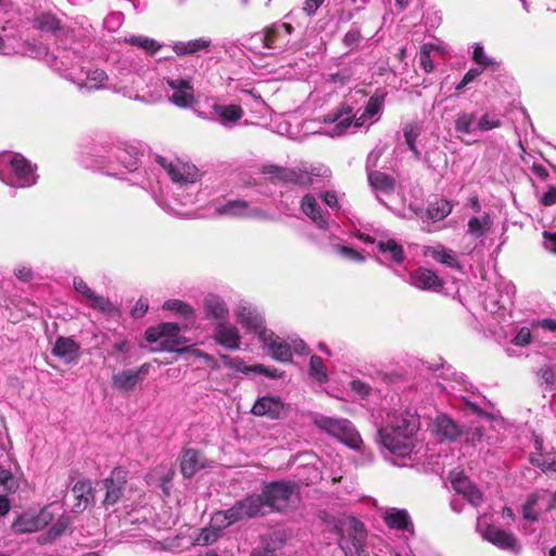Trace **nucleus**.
<instances>
[{"instance_id": "obj_32", "label": "nucleus", "mask_w": 556, "mask_h": 556, "mask_svg": "<svg viewBox=\"0 0 556 556\" xmlns=\"http://www.w3.org/2000/svg\"><path fill=\"white\" fill-rule=\"evenodd\" d=\"M142 379L134 370H122L112 377V387L122 391H131Z\"/></svg>"}, {"instance_id": "obj_16", "label": "nucleus", "mask_w": 556, "mask_h": 556, "mask_svg": "<svg viewBox=\"0 0 556 556\" xmlns=\"http://www.w3.org/2000/svg\"><path fill=\"white\" fill-rule=\"evenodd\" d=\"M213 338L216 343L228 350H237L240 348L241 338L239 330L233 325L224 321L219 323L214 329Z\"/></svg>"}, {"instance_id": "obj_6", "label": "nucleus", "mask_w": 556, "mask_h": 556, "mask_svg": "<svg viewBox=\"0 0 556 556\" xmlns=\"http://www.w3.org/2000/svg\"><path fill=\"white\" fill-rule=\"evenodd\" d=\"M261 173L269 176L271 182L291 184L302 188H307L313 184L311 173L301 168L281 167L276 164H265Z\"/></svg>"}, {"instance_id": "obj_7", "label": "nucleus", "mask_w": 556, "mask_h": 556, "mask_svg": "<svg viewBox=\"0 0 556 556\" xmlns=\"http://www.w3.org/2000/svg\"><path fill=\"white\" fill-rule=\"evenodd\" d=\"M127 475L128 472L125 469L116 467L111 471L110 477L103 480L106 490L103 500L105 507L115 505L122 498L127 483Z\"/></svg>"}, {"instance_id": "obj_63", "label": "nucleus", "mask_w": 556, "mask_h": 556, "mask_svg": "<svg viewBox=\"0 0 556 556\" xmlns=\"http://www.w3.org/2000/svg\"><path fill=\"white\" fill-rule=\"evenodd\" d=\"M541 204L551 206L556 203V187L549 185L547 191L541 198Z\"/></svg>"}, {"instance_id": "obj_25", "label": "nucleus", "mask_w": 556, "mask_h": 556, "mask_svg": "<svg viewBox=\"0 0 556 556\" xmlns=\"http://www.w3.org/2000/svg\"><path fill=\"white\" fill-rule=\"evenodd\" d=\"M484 538L501 548H513L517 542L514 534L494 526L485 529Z\"/></svg>"}, {"instance_id": "obj_3", "label": "nucleus", "mask_w": 556, "mask_h": 556, "mask_svg": "<svg viewBox=\"0 0 556 556\" xmlns=\"http://www.w3.org/2000/svg\"><path fill=\"white\" fill-rule=\"evenodd\" d=\"M334 530L345 556H369L366 546L367 531L362 521L355 517H345L338 521Z\"/></svg>"}, {"instance_id": "obj_11", "label": "nucleus", "mask_w": 556, "mask_h": 556, "mask_svg": "<svg viewBox=\"0 0 556 556\" xmlns=\"http://www.w3.org/2000/svg\"><path fill=\"white\" fill-rule=\"evenodd\" d=\"M290 23L273 24L263 29V43L267 49H281L289 42V36L293 31Z\"/></svg>"}, {"instance_id": "obj_14", "label": "nucleus", "mask_w": 556, "mask_h": 556, "mask_svg": "<svg viewBox=\"0 0 556 556\" xmlns=\"http://www.w3.org/2000/svg\"><path fill=\"white\" fill-rule=\"evenodd\" d=\"M75 497L73 505L74 513H83L89 505L94 503V493L92 482L89 479L77 481L72 488Z\"/></svg>"}, {"instance_id": "obj_57", "label": "nucleus", "mask_w": 556, "mask_h": 556, "mask_svg": "<svg viewBox=\"0 0 556 556\" xmlns=\"http://www.w3.org/2000/svg\"><path fill=\"white\" fill-rule=\"evenodd\" d=\"M160 327H161V330H162L163 338H180L178 336L179 331H180V328H179L178 324H176V323H162V324H160Z\"/></svg>"}, {"instance_id": "obj_38", "label": "nucleus", "mask_w": 556, "mask_h": 556, "mask_svg": "<svg viewBox=\"0 0 556 556\" xmlns=\"http://www.w3.org/2000/svg\"><path fill=\"white\" fill-rule=\"evenodd\" d=\"M225 528L219 527L218 523L215 522L213 515L210 527L202 529L198 538V542L203 545L215 543L219 539L220 533Z\"/></svg>"}, {"instance_id": "obj_22", "label": "nucleus", "mask_w": 556, "mask_h": 556, "mask_svg": "<svg viewBox=\"0 0 556 556\" xmlns=\"http://www.w3.org/2000/svg\"><path fill=\"white\" fill-rule=\"evenodd\" d=\"M34 23L36 28L46 33H51L56 38L67 37L70 34V29L62 26L61 21L51 13H42L38 15Z\"/></svg>"}, {"instance_id": "obj_24", "label": "nucleus", "mask_w": 556, "mask_h": 556, "mask_svg": "<svg viewBox=\"0 0 556 556\" xmlns=\"http://www.w3.org/2000/svg\"><path fill=\"white\" fill-rule=\"evenodd\" d=\"M202 467L201 453L198 450L189 448L184 452L180 462V471L185 478H191Z\"/></svg>"}, {"instance_id": "obj_55", "label": "nucleus", "mask_w": 556, "mask_h": 556, "mask_svg": "<svg viewBox=\"0 0 556 556\" xmlns=\"http://www.w3.org/2000/svg\"><path fill=\"white\" fill-rule=\"evenodd\" d=\"M243 372H256V374H261V375H264L266 377H269V378H281L282 377V372H280L277 368H274V367H267V366H264V365H254V366H250V367H244L242 369Z\"/></svg>"}, {"instance_id": "obj_18", "label": "nucleus", "mask_w": 556, "mask_h": 556, "mask_svg": "<svg viewBox=\"0 0 556 556\" xmlns=\"http://www.w3.org/2000/svg\"><path fill=\"white\" fill-rule=\"evenodd\" d=\"M282 409L283 404L278 397L263 396L254 403L251 413L260 417L278 419Z\"/></svg>"}, {"instance_id": "obj_37", "label": "nucleus", "mask_w": 556, "mask_h": 556, "mask_svg": "<svg viewBox=\"0 0 556 556\" xmlns=\"http://www.w3.org/2000/svg\"><path fill=\"white\" fill-rule=\"evenodd\" d=\"M452 212V205L446 200H440L435 203H432L428 210L427 215L428 218L432 219L433 222L442 220L446 216H448Z\"/></svg>"}, {"instance_id": "obj_62", "label": "nucleus", "mask_w": 556, "mask_h": 556, "mask_svg": "<svg viewBox=\"0 0 556 556\" xmlns=\"http://www.w3.org/2000/svg\"><path fill=\"white\" fill-rule=\"evenodd\" d=\"M353 124V116L346 115L345 118H340L333 128V132L337 136H341L346 129Z\"/></svg>"}, {"instance_id": "obj_35", "label": "nucleus", "mask_w": 556, "mask_h": 556, "mask_svg": "<svg viewBox=\"0 0 556 556\" xmlns=\"http://www.w3.org/2000/svg\"><path fill=\"white\" fill-rule=\"evenodd\" d=\"M211 41L205 39H194L187 43L185 42H177L173 47L174 51L177 55H185V54H192L200 50H203L210 46Z\"/></svg>"}, {"instance_id": "obj_19", "label": "nucleus", "mask_w": 556, "mask_h": 556, "mask_svg": "<svg viewBox=\"0 0 556 556\" xmlns=\"http://www.w3.org/2000/svg\"><path fill=\"white\" fill-rule=\"evenodd\" d=\"M80 346L70 337H59L52 348V354L70 364L79 357Z\"/></svg>"}, {"instance_id": "obj_1", "label": "nucleus", "mask_w": 556, "mask_h": 556, "mask_svg": "<svg viewBox=\"0 0 556 556\" xmlns=\"http://www.w3.org/2000/svg\"><path fill=\"white\" fill-rule=\"evenodd\" d=\"M419 418L415 414H401L378 430L381 444L391 453L405 456L410 452V439L419 430Z\"/></svg>"}, {"instance_id": "obj_8", "label": "nucleus", "mask_w": 556, "mask_h": 556, "mask_svg": "<svg viewBox=\"0 0 556 556\" xmlns=\"http://www.w3.org/2000/svg\"><path fill=\"white\" fill-rule=\"evenodd\" d=\"M450 482L453 490L463 495L470 504L478 507L482 503L481 491L470 481V479L463 472L453 470L450 472Z\"/></svg>"}, {"instance_id": "obj_26", "label": "nucleus", "mask_w": 556, "mask_h": 556, "mask_svg": "<svg viewBox=\"0 0 556 556\" xmlns=\"http://www.w3.org/2000/svg\"><path fill=\"white\" fill-rule=\"evenodd\" d=\"M168 175L175 182H194L197 180L198 169L194 165L187 163L179 165H168Z\"/></svg>"}, {"instance_id": "obj_9", "label": "nucleus", "mask_w": 556, "mask_h": 556, "mask_svg": "<svg viewBox=\"0 0 556 556\" xmlns=\"http://www.w3.org/2000/svg\"><path fill=\"white\" fill-rule=\"evenodd\" d=\"M51 521V514L42 509L37 515L21 514L12 523V530L16 534L37 532Z\"/></svg>"}, {"instance_id": "obj_36", "label": "nucleus", "mask_w": 556, "mask_h": 556, "mask_svg": "<svg viewBox=\"0 0 556 556\" xmlns=\"http://www.w3.org/2000/svg\"><path fill=\"white\" fill-rule=\"evenodd\" d=\"M405 142L408 146V149L414 154L415 159L420 157V151L417 149L416 139L420 135V127L415 123H407L403 128Z\"/></svg>"}, {"instance_id": "obj_64", "label": "nucleus", "mask_w": 556, "mask_h": 556, "mask_svg": "<svg viewBox=\"0 0 556 556\" xmlns=\"http://www.w3.org/2000/svg\"><path fill=\"white\" fill-rule=\"evenodd\" d=\"M144 338L150 343H154V342H157L160 339H163V334H162L160 325L156 327L148 328L144 332Z\"/></svg>"}, {"instance_id": "obj_47", "label": "nucleus", "mask_w": 556, "mask_h": 556, "mask_svg": "<svg viewBox=\"0 0 556 556\" xmlns=\"http://www.w3.org/2000/svg\"><path fill=\"white\" fill-rule=\"evenodd\" d=\"M476 116L473 113L462 112L455 119V130L462 134H470L473 129Z\"/></svg>"}, {"instance_id": "obj_31", "label": "nucleus", "mask_w": 556, "mask_h": 556, "mask_svg": "<svg viewBox=\"0 0 556 556\" xmlns=\"http://www.w3.org/2000/svg\"><path fill=\"white\" fill-rule=\"evenodd\" d=\"M368 182L372 189L382 191L387 194L392 193L395 190L394 178L380 170L369 172Z\"/></svg>"}, {"instance_id": "obj_54", "label": "nucleus", "mask_w": 556, "mask_h": 556, "mask_svg": "<svg viewBox=\"0 0 556 556\" xmlns=\"http://www.w3.org/2000/svg\"><path fill=\"white\" fill-rule=\"evenodd\" d=\"M473 62L481 68L485 70L488 66H492L495 62L484 53V49L480 45H476L472 52Z\"/></svg>"}, {"instance_id": "obj_15", "label": "nucleus", "mask_w": 556, "mask_h": 556, "mask_svg": "<svg viewBox=\"0 0 556 556\" xmlns=\"http://www.w3.org/2000/svg\"><path fill=\"white\" fill-rule=\"evenodd\" d=\"M409 279L413 286L421 290L439 291L444 282L431 269L419 267L410 273Z\"/></svg>"}, {"instance_id": "obj_5", "label": "nucleus", "mask_w": 556, "mask_h": 556, "mask_svg": "<svg viewBox=\"0 0 556 556\" xmlns=\"http://www.w3.org/2000/svg\"><path fill=\"white\" fill-rule=\"evenodd\" d=\"M313 424L325 433L339 440L352 448H357L362 438L352 421L345 418H336L325 415H315Z\"/></svg>"}, {"instance_id": "obj_23", "label": "nucleus", "mask_w": 556, "mask_h": 556, "mask_svg": "<svg viewBox=\"0 0 556 556\" xmlns=\"http://www.w3.org/2000/svg\"><path fill=\"white\" fill-rule=\"evenodd\" d=\"M204 311L207 317L225 320L229 315L226 302L216 294H208L203 302Z\"/></svg>"}, {"instance_id": "obj_28", "label": "nucleus", "mask_w": 556, "mask_h": 556, "mask_svg": "<svg viewBox=\"0 0 556 556\" xmlns=\"http://www.w3.org/2000/svg\"><path fill=\"white\" fill-rule=\"evenodd\" d=\"M426 254H429L433 260L438 263L446 265L451 268L460 269V263L457 261L454 252L450 249H446L444 245L439 244L435 247H428L426 250Z\"/></svg>"}, {"instance_id": "obj_60", "label": "nucleus", "mask_w": 556, "mask_h": 556, "mask_svg": "<svg viewBox=\"0 0 556 556\" xmlns=\"http://www.w3.org/2000/svg\"><path fill=\"white\" fill-rule=\"evenodd\" d=\"M74 287H75V290L79 293H81L83 295H85L88 300H90L93 294L96 293L93 290H91L89 288V286L87 285L86 281H84L83 279H74Z\"/></svg>"}, {"instance_id": "obj_52", "label": "nucleus", "mask_w": 556, "mask_h": 556, "mask_svg": "<svg viewBox=\"0 0 556 556\" xmlns=\"http://www.w3.org/2000/svg\"><path fill=\"white\" fill-rule=\"evenodd\" d=\"M434 45L425 43L422 45L419 53V62L426 73H431L434 70L433 62L430 58V52L434 49Z\"/></svg>"}, {"instance_id": "obj_39", "label": "nucleus", "mask_w": 556, "mask_h": 556, "mask_svg": "<svg viewBox=\"0 0 556 556\" xmlns=\"http://www.w3.org/2000/svg\"><path fill=\"white\" fill-rule=\"evenodd\" d=\"M127 42H129L131 46H136L144 50L151 55L156 53L162 48L160 42L146 36H132L127 40Z\"/></svg>"}, {"instance_id": "obj_29", "label": "nucleus", "mask_w": 556, "mask_h": 556, "mask_svg": "<svg viewBox=\"0 0 556 556\" xmlns=\"http://www.w3.org/2000/svg\"><path fill=\"white\" fill-rule=\"evenodd\" d=\"M384 522L391 529L408 530L413 522L405 509L391 508L384 515Z\"/></svg>"}, {"instance_id": "obj_20", "label": "nucleus", "mask_w": 556, "mask_h": 556, "mask_svg": "<svg viewBox=\"0 0 556 556\" xmlns=\"http://www.w3.org/2000/svg\"><path fill=\"white\" fill-rule=\"evenodd\" d=\"M11 167L18 179V187L25 188L36 182V176L29 161L21 154H15L13 156L11 160Z\"/></svg>"}, {"instance_id": "obj_58", "label": "nucleus", "mask_w": 556, "mask_h": 556, "mask_svg": "<svg viewBox=\"0 0 556 556\" xmlns=\"http://www.w3.org/2000/svg\"><path fill=\"white\" fill-rule=\"evenodd\" d=\"M339 253L344 256L345 258H349L354 262H363L364 256L356 250L349 248V247H338Z\"/></svg>"}, {"instance_id": "obj_34", "label": "nucleus", "mask_w": 556, "mask_h": 556, "mask_svg": "<svg viewBox=\"0 0 556 556\" xmlns=\"http://www.w3.org/2000/svg\"><path fill=\"white\" fill-rule=\"evenodd\" d=\"M377 247H378L379 252L390 253L391 260L397 264L402 263L405 258V253H404L403 247L401 244H399L394 239H389L387 241H379Z\"/></svg>"}, {"instance_id": "obj_50", "label": "nucleus", "mask_w": 556, "mask_h": 556, "mask_svg": "<svg viewBox=\"0 0 556 556\" xmlns=\"http://www.w3.org/2000/svg\"><path fill=\"white\" fill-rule=\"evenodd\" d=\"M71 525V518L68 516L62 515L58 520L51 526L48 530V536L51 540H55L56 538L63 535L67 528Z\"/></svg>"}, {"instance_id": "obj_56", "label": "nucleus", "mask_w": 556, "mask_h": 556, "mask_svg": "<svg viewBox=\"0 0 556 556\" xmlns=\"http://www.w3.org/2000/svg\"><path fill=\"white\" fill-rule=\"evenodd\" d=\"M532 341L531 331L527 327H522L516 337L513 339V343L518 346H526Z\"/></svg>"}, {"instance_id": "obj_12", "label": "nucleus", "mask_w": 556, "mask_h": 556, "mask_svg": "<svg viewBox=\"0 0 556 556\" xmlns=\"http://www.w3.org/2000/svg\"><path fill=\"white\" fill-rule=\"evenodd\" d=\"M167 85L174 90L170 101L178 108H189L197 103L193 87L187 79H169Z\"/></svg>"}, {"instance_id": "obj_46", "label": "nucleus", "mask_w": 556, "mask_h": 556, "mask_svg": "<svg viewBox=\"0 0 556 556\" xmlns=\"http://www.w3.org/2000/svg\"><path fill=\"white\" fill-rule=\"evenodd\" d=\"M386 94L383 92L376 91L367 101L364 113L365 117H374L382 109Z\"/></svg>"}, {"instance_id": "obj_13", "label": "nucleus", "mask_w": 556, "mask_h": 556, "mask_svg": "<svg viewBox=\"0 0 556 556\" xmlns=\"http://www.w3.org/2000/svg\"><path fill=\"white\" fill-rule=\"evenodd\" d=\"M286 544V533L277 530L264 534L260 539V545L251 552V556H279L278 552Z\"/></svg>"}, {"instance_id": "obj_27", "label": "nucleus", "mask_w": 556, "mask_h": 556, "mask_svg": "<svg viewBox=\"0 0 556 556\" xmlns=\"http://www.w3.org/2000/svg\"><path fill=\"white\" fill-rule=\"evenodd\" d=\"M301 208L303 213L308 216L320 228H326L328 225L327 219L324 218L320 207L316 199L312 194H305L301 200Z\"/></svg>"}, {"instance_id": "obj_40", "label": "nucleus", "mask_w": 556, "mask_h": 556, "mask_svg": "<svg viewBox=\"0 0 556 556\" xmlns=\"http://www.w3.org/2000/svg\"><path fill=\"white\" fill-rule=\"evenodd\" d=\"M248 206L249 203L244 200H230L219 206L216 212L219 215L241 216Z\"/></svg>"}, {"instance_id": "obj_53", "label": "nucleus", "mask_w": 556, "mask_h": 556, "mask_svg": "<svg viewBox=\"0 0 556 556\" xmlns=\"http://www.w3.org/2000/svg\"><path fill=\"white\" fill-rule=\"evenodd\" d=\"M538 376L549 388H556V364L540 368Z\"/></svg>"}, {"instance_id": "obj_44", "label": "nucleus", "mask_w": 556, "mask_h": 556, "mask_svg": "<svg viewBox=\"0 0 556 556\" xmlns=\"http://www.w3.org/2000/svg\"><path fill=\"white\" fill-rule=\"evenodd\" d=\"M309 376L319 382H326L328 379L324 361L318 355L309 358Z\"/></svg>"}, {"instance_id": "obj_2", "label": "nucleus", "mask_w": 556, "mask_h": 556, "mask_svg": "<svg viewBox=\"0 0 556 556\" xmlns=\"http://www.w3.org/2000/svg\"><path fill=\"white\" fill-rule=\"evenodd\" d=\"M258 496L265 515L295 511L301 503L300 485L292 480H277L263 485Z\"/></svg>"}, {"instance_id": "obj_59", "label": "nucleus", "mask_w": 556, "mask_h": 556, "mask_svg": "<svg viewBox=\"0 0 556 556\" xmlns=\"http://www.w3.org/2000/svg\"><path fill=\"white\" fill-rule=\"evenodd\" d=\"M189 352H191L194 356L202 358V361H204L205 364L212 367L213 369L218 368L216 359L212 355L205 353L204 351L190 348Z\"/></svg>"}, {"instance_id": "obj_42", "label": "nucleus", "mask_w": 556, "mask_h": 556, "mask_svg": "<svg viewBox=\"0 0 556 556\" xmlns=\"http://www.w3.org/2000/svg\"><path fill=\"white\" fill-rule=\"evenodd\" d=\"M163 307L167 311L175 312L176 314H178L185 318H190V317L194 316L193 307L181 300H177V299L167 300L164 303Z\"/></svg>"}, {"instance_id": "obj_45", "label": "nucleus", "mask_w": 556, "mask_h": 556, "mask_svg": "<svg viewBox=\"0 0 556 556\" xmlns=\"http://www.w3.org/2000/svg\"><path fill=\"white\" fill-rule=\"evenodd\" d=\"M184 342H185V339H182V338H163V340L160 342V345L155 349H152V351L153 352L168 351V352H176V353H180V354L189 352L190 346L179 348V345Z\"/></svg>"}, {"instance_id": "obj_48", "label": "nucleus", "mask_w": 556, "mask_h": 556, "mask_svg": "<svg viewBox=\"0 0 556 556\" xmlns=\"http://www.w3.org/2000/svg\"><path fill=\"white\" fill-rule=\"evenodd\" d=\"M502 126V121L496 114L484 113L477 122L475 128L480 131H488Z\"/></svg>"}, {"instance_id": "obj_4", "label": "nucleus", "mask_w": 556, "mask_h": 556, "mask_svg": "<svg viewBox=\"0 0 556 556\" xmlns=\"http://www.w3.org/2000/svg\"><path fill=\"white\" fill-rule=\"evenodd\" d=\"M264 516L266 515L258 494H247L236 501L230 508L214 513V520L219 527L228 528L238 521Z\"/></svg>"}, {"instance_id": "obj_43", "label": "nucleus", "mask_w": 556, "mask_h": 556, "mask_svg": "<svg viewBox=\"0 0 556 556\" xmlns=\"http://www.w3.org/2000/svg\"><path fill=\"white\" fill-rule=\"evenodd\" d=\"M89 301H90L89 305L92 308L98 309L102 313H105L111 316L118 313V309L116 308V306L108 298H105L103 295H99V294L94 293L93 296Z\"/></svg>"}, {"instance_id": "obj_10", "label": "nucleus", "mask_w": 556, "mask_h": 556, "mask_svg": "<svg viewBox=\"0 0 556 556\" xmlns=\"http://www.w3.org/2000/svg\"><path fill=\"white\" fill-rule=\"evenodd\" d=\"M261 341L275 361L281 363L291 362L292 352L289 343L277 337L271 330H263L261 332Z\"/></svg>"}, {"instance_id": "obj_33", "label": "nucleus", "mask_w": 556, "mask_h": 556, "mask_svg": "<svg viewBox=\"0 0 556 556\" xmlns=\"http://www.w3.org/2000/svg\"><path fill=\"white\" fill-rule=\"evenodd\" d=\"M213 110L224 122L235 123L243 116V110L238 104H214Z\"/></svg>"}, {"instance_id": "obj_61", "label": "nucleus", "mask_w": 556, "mask_h": 556, "mask_svg": "<svg viewBox=\"0 0 556 556\" xmlns=\"http://www.w3.org/2000/svg\"><path fill=\"white\" fill-rule=\"evenodd\" d=\"M543 238L545 239L544 248L556 255V231H543Z\"/></svg>"}, {"instance_id": "obj_17", "label": "nucleus", "mask_w": 556, "mask_h": 556, "mask_svg": "<svg viewBox=\"0 0 556 556\" xmlns=\"http://www.w3.org/2000/svg\"><path fill=\"white\" fill-rule=\"evenodd\" d=\"M433 432L440 441H455L463 434L462 428L447 415H439L433 424Z\"/></svg>"}, {"instance_id": "obj_41", "label": "nucleus", "mask_w": 556, "mask_h": 556, "mask_svg": "<svg viewBox=\"0 0 556 556\" xmlns=\"http://www.w3.org/2000/svg\"><path fill=\"white\" fill-rule=\"evenodd\" d=\"M491 219L485 214L481 219L473 216L468 222V232L475 237L483 236L491 227Z\"/></svg>"}, {"instance_id": "obj_30", "label": "nucleus", "mask_w": 556, "mask_h": 556, "mask_svg": "<svg viewBox=\"0 0 556 556\" xmlns=\"http://www.w3.org/2000/svg\"><path fill=\"white\" fill-rule=\"evenodd\" d=\"M529 460L548 477L556 476V456L553 453H531Z\"/></svg>"}, {"instance_id": "obj_21", "label": "nucleus", "mask_w": 556, "mask_h": 556, "mask_svg": "<svg viewBox=\"0 0 556 556\" xmlns=\"http://www.w3.org/2000/svg\"><path fill=\"white\" fill-rule=\"evenodd\" d=\"M238 321L247 328L249 331H253L258 334L261 339V332L267 330L264 327V317L253 307L242 306L237 313Z\"/></svg>"}, {"instance_id": "obj_51", "label": "nucleus", "mask_w": 556, "mask_h": 556, "mask_svg": "<svg viewBox=\"0 0 556 556\" xmlns=\"http://www.w3.org/2000/svg\"><path fill=\"white\" fill-rule=\"evenodd\" d=\"M353 108L346 103H341L333 111L324 116L323 121L327 124L339 122L344 115H352Z\"/></svg>"}, {"instance_id": "obj_49", "label": "nucleus", "mask_w": 556, "mask_h": 556, "mask_svg": "<svg viewBox=\"0 0 556 556\" xmlns=\"http://www.w3.org/2000/svg\"><path fill=\"white\" fill-rule=\"evenodd\" d=\"M18 483L13 473L8 469L0 468V490L13 493L17 490Z\"/></svg>"}]
</instances>
